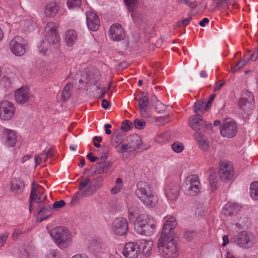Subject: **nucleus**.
I'll list each match as a JSON object with an SVG mask.
<instances>
[{
    "instance_id": "0eeeda50",
    "label": "nucleus",
    "mask_w": 258,
    "mask_h": 258,
    "mask_svg": "<svg viewBox=\"0 0 258 258\" xmlns=\"http://www.w3.org/2000/svg\"><path fill=\"white\" fill-rule=\"evenodd\" d=\"M253 96L251 93L244 89L241 92V96L238 100L237 105L241 111L248 114L253 108Z\"/></svg>"
},
{
    "instance_id": "20e7f679",
    "label": "nucleus",
    "mask_w": 258,
    "mask_h": 258,
    "mask_svg": "<svg viewBox=\"0 0 258 258\" xmlns=\"http://www.w3.org/2000/svg\"><path fill=\"white\" fill-rule=\"evenodd\" d=\"M155 227V221L149 215H139L136 218L134 224L135 230L141 235H148L152 234Z\"/></svg>"
},
{
    "instance_id": "f704fd0d",
    "label": "nucleus",
    "mask_w": 258,
    "mask_h": 258,
    "mask_svg": "<svg viewBox=\"0 0 258 258\" xmlns=\"http://www.w3.org/2000/svg\"><path fill=\"white\" fill-rule=\"evenodd\" d=\"M139 107L140 111L146 112V108L149 105V98L148 96H141L138 100Z\"/></svg>"
},
{
    "instance_id": "6ab92c4d",
    "label": "nucleus",
    "mask_w": 258,
    "mask_h": 258,
    "mask_svg": "<svg viewBox=\"0 0 258 258\" xmlns=\"http://www.w3.org/2000/svg\"><path fill=\"white\" fill-rule=\"evenodd\" d=\"M86 22L88 28L93 31H97L100 26V21L98 15L92 11L86 13Z\"/></svg>"
},
{
    "instance_id": "79ce46f5",
    "label": "nucleus",
    "mask_w": 258,
    "mask_h": 258,
    "mask_svg": "<svg viewBox=\"0 0 258 258\" xmlns=\"http://www.w3.org/2000/svg\"><path fill=\"white\" fill-rule=\"evenodd\" d=\"M151 249L152 247L151 245L149 243L145 242L143 243L142 251V253L146 256H148L151 254Z\"/></svg>"
},
{
    "instance_id": "c756f323",
    "label": "nucleus",
    "mask_w": 258,
    "mask_h": 258,
    "mask_svg": "<svg viewBox=\"0 0 258 258\" xmlns=\"http://www.w3.org/2000/svg\"><path fill=\"white\" fill-rule=\"evenodd\" d=\"M74 87L72 83L69 82L64 87L61 94V99L62 101H66L71 96L72 90Z\"/></svg>"
},
{
    "instance_id": "f03ea898",
    "label": "nucleus",
    "mask_w": 258,
    "mask_h": 258,
    "mask_svg": "<svg viewBox=\"0 0 258 258\" xmlns=\"http://www.w3.org/2000/svg\"><path fill=\"white\" fill-rule=\"evenodd\" d=\"M56 24L53 22H49L45 28V39L42 40L38 46V50L43 55L47 54L51 45L56 44L59 40L56 31Z\"/></svg>"
},
{
    "instance_id": "c9c22d12",
    "label": "nucleus",
    "mask_w": 258,
    "mask_h": 258,
    "mask_svg": "<svg viewBox=\"0 0 258 258\" xmlns=\"http://www.w3.org/2000/svg\"><path fill=\"white\" fill-rule=\"evenodd\" d=\"M124 136L122 134H115L113 133L111 139V144L114 147H117L119 145L123 142Z\"/></svg>"
},
{
    "instance_id": "9b49d317",
    "label": "nucleus",
    "mask_w": 258,
    "mask_h": 258,
    "mask_svg": "<svg viewBox=\"0 0 258 258\" xmlns=\"http://www.w3.org/2000/svg\"><path fill=\"white\" fill-rule=\"evenodd\" d=\"M199 184L200 182L197 175H191L188 176L184 185L186 194L190 196L197 195L200 190Z\"/></svg>"
},
{
    "instance_id": "a18cd8bd",
    "label": "nucleus",
    "mask_w": 258,
    "mask_h": 258,
    "mask_svg": "<svg viewBox=\"0 0 258 258\" xmlns=\"http://www.w3.org/2000/svg\"><path fill=\"white\" fill-rule=\"evenodd\" d=\"M146 122L144 120H140L139 119H135L134 121L133 125L138 130H142L145 128L146 126Z\"/></svg>"
},
{
    "instance_id": "bf43d9fd",
    "label": "nucleus",
    "mask_w": 258,
    "mask_h": 258,
    "mask_svg": "<svg viewBox=\"0 0 258 258\" xmlns=\"http://www.w3.org/2000/svg\"><path fill=\"white\" fill-rule=\"evenodd\" d=\"M8 234L7 233H4L0 236V247L3 245V244L6 241Z\"/></svg>"
},
{
    "instance_id": "c85d7f7f",
    "label": "nucleus",
    "mask_w": 258,
    "mask_h": 258,
    "mask_svg": "<svg viewBox=\"0 0 258 258\" xmlns=\"http://www.w3.org/2000/svg\"><path fill=\"white\" fill-rule=\"evenodd\" d=\"M77 34L74 30H69L66 33L65 41L68 46H71L76 42Z\"/></svg>"
},
{
    "instance_id": "49530a36",
    "label": "nucleus",
    "mask_w": 258,
    "mask_h": 258,
    "mask_svg": "<svg viewBox=\"0 0 258 258\" xmlns=\"http://www.w3.org/2000/svg\"><path fill=\"white\" fill-rule=\"evenodd\" d=\"M97 83V82H96ZM93 85L96 86V91H97V97L98 98H101L103 97L105 94V89L104 87H100L97 85V84L94 83Z\"/></svg>"
},
{
    "instance_id": "4be33fe9",
    "label": "nucleus",
    "mask_w": 258,
    "mask_h": 258,
    "mask_svg": "<svg viewBox=\"0 0 258 258\" xmlns=\"http://www.w3.org/2000/svg\"><path fill=\"white\" fill-rule=\"evenodd\" d=\"M3 134L5 138V144L8 147H14L17 141V136L15 132L11 130L5 128Z\"/></svg>"
},
{
    "instance_id": "39448f33",
    "label": "nucleus",
    "mask_w": 258,
    "mask_h": 258,
    "mask_svg": "<svg viewBox=\"0 0 258 258\" xmlns=\"http://www.w3.org/2000/svg\"><path fill=\"white\" fill-rule=\"evenodd\" d=\"M231 241H233L238 247L247 249L252 247L256 243L257 239L252 232L242 231L235 235Z\"/></svg>"
},
{
    "instance_id": "603ef678",
    "label": "nucleus",
    "mask_w": 258,
    "mask_h": 258,
    "mask_svg": "<svg viewBox=\"0 0 258 258\" xmlns=\"http://www.w3.org/2000/svg\"><path fill=\"white\" fill-rule=\"evenodd\" d=\"M199 148L203 151H206L208 150L209 148V144L207 142L206 140H205V142H201L199 144Z\"/></svg>"
},
{
    "instance_id": "ea45409f",
    "label": "nucleus",
    "mask_w": 258,
    "mask_h": 258,
    "mask_svg": "<svg viewBox=\"0 0 258 258\" xmlns=\"http://www.w3.org/2000/svg\"><path fill=\"white\" fill-rule=\"evenodd\" d=\"M172 150L177 153H181L184 149L182 143L179 142H175L171 145Z\"/></svg>"
},
{
    "instance_id": "8fccbe9b",
    "label": "nucleus",
    "mask_w": 258,
    "mask_h": 258,
    "mask_svg": "<svg viewBox=\"0 0 258 258\" xmlns=\"http://www.w3.org/2000/svg\"><path fill=\"white\" fill-rule=\"evenodd\" d=\"M90 181L89 178L87 177L85 179H82L80 183L79 186V189L80 191H82V190H84V188L87 185V184L89 183Z\"/></svg>"
},
{
    "instance_id": "ddd939ff",
    "label": "nucleus",
    "mask_w": 258,
    "mask_h": 258,
    "mask_svg": "<svg viewBox=\"0 0 258 258\" xmlns=\"http://www.w3.org/2000/svg\"><path fill=\"white\" fill-rule=\"evenodd\" d=\"M234 171L232 164L230 162H223L220 163L219 177L223 182L230 181L233 178Z\"/></svg>"
},
{
    "instance_id": "f257e3e1",
    "label": "nucleus",
    "mask_w": 258,
    "mask_h": 258,
    "mask_svg": "<svg viewBox=\"0 0 258 258\" xmlns=\"http://www.w3.org/2000/svg\"><path fill=\"white\" fill-rule=\"evenodd\" d=\"M176 225L177 222L174 217H171L168 218L164 224L160 237L158 239V251L165 258H176L179 255L177 243L173 236V230Z\"/></svg>"
},
{
    "instance_id": "4d7b16f0",
    "label": "nucleus",
    "mask_w": 258,
    "mask_h": 258,
    "mask_svg": "<svg viewBox=\"0 0 258 258\" xmlns=\"http://www.w3.org/2000/svg\"><path fill=\"white\" fill-rule=\"evenodd\" d=\"M225 84L224 82L220 83V82H216L214 87L213 91H217L219 90Z\"/></svg>"
},
{
    "instance_id": "2eb2a0df",
    "label": "nucleus",
    "mask_w": 258,
    "mask_h": 258,
    "mask_svg": "<svg viewBox=\"0 0 258 258\" xmlns=\"http://www.w3.org/2000/svg\"><path fill=\"white\" fill-rule=\"evenodd\" d=\"M180 187L176 182H171L167 183L165 188L166 197L171 201H174L177 199L179 195Z\"/></svg>"
},
{
    "instance_id": "c03bdc74",
    "label": "nucleus",
    "mask_w": 258,
    "mask_h": 258,
    "mask_svg": "<svg viewBox=\"0 0 258 258\" xmlns=\"http://www.w3.org/2000/svg\"><path fill=\"white\" fill-rule=\"evenodd\" d=\"M133 126V123L128 120H124L122 122V125L121 126V130L128 132L129 131Z\"/></svg>"
},
{
    "instance_id": "3c124183",
    "label": "nucleus",
    "mask_w": 258,
    "mask_h": 258,
    "mask_svg": "<svg viewBox=\"0 0 258 258\" xmlns=\"http://www.w3.org/2000/svg\"><path fill=\"white\" fill-rule=\"evenodd\" d=\"M196 140L199 144L200 142H205V140H206V138L201 133L197 132L195 135Z\"/></svg>"
},
{
    "instance_id": "4468645a",
    "label": "nucleus",
    "mask_w": 258,
    "mask_h": 258,
    "mask_svg": "<svg viewBox=\"0 0 258 258\" xmlns=\"http://www.w3.org/2000/svg\"><path fill=\"white\" fill-rule=\"evenodd\" d=\"M237 127L236 123L232 120H226L220 126V134L222 136L232 138L236 134Z\"/></svg>"
},
{
    "instance_id": "a878e982",
    "label": "nucleus",
    "mask_w": 258,
    "mask_h": 258,
    "mask_svg": "<svg viewBox=\"0 0 258 258\" xmlns=\"http://www.w3.org/2000/svg\"><path fill=\"white\" fill-rule=\"evenodd\" d=\"M22 258H36L37 252L35 248L31 245H26L21 249Z\"/></svg>"
},
{
    "instance_id": "a19ab883",
    "label": "nucleus",
    "mask_w": 258,
    "mask_h": 258,
    "mask_svg": "<svg viewBox=\"0 0 258 258\" xmlns=\"http://www.w3.org/2000/svg\"><path fill=\"white\" fill-rule=\"evenodd\" d=\"M102 153L100 154V157L99 159H100L101 161H105L108 157L109 147L108 145H103L102 146Z\"/></svg>"
},
{
    "instance_id": "58836bf2",
    "label": "nucleus",
    "mask_w": 258,
    "mask_h": 258,
    "mask_svg": "<svg viewBox=\"0 0 258 258\" xmlns=\"http://www.w3.org/2000/svg\"><path fill=\"white\" fill-rule=\"evenodd\" d=\"M247 62L243 57L236 64L231 67V70L232 73H235L242 68Z\"/></svg>"
},
{
    "instance_id": "5701e85b",
    "label": "nucleus",
    "mask_w": 258,
    "mask_h": 258,
    "mask_svg": "<svg viewBox=\"0 0 258 258\" xmlns=\"http://www.w3.org/2000/svg\"><path fill=\"white\" fill-rule=\"evenodd\" d=\"M240 209V205L237 203L229 202L223 207L222 214L224 216H230L236 214Z\"/></svg>"
},
{
    "instance_id": "680f3d73",
    "label": "nucleus",
    "mask_w": 258,
    "mask_h": 258,
    "mask_svg": "<svg viewBox=\"0 0 258 258\" xmlns=\"http://www.w3.org/2000/svg\"><path fill=\"white\" fill-rule=\"evenodd\" d=\"M121 187V185H115L111 188L110 191L112 194H116L120 190Z\"/></svg>"
},
{
    "instance_id": "1a4fd4ad",
    "label": "nucleus",
    "mask_w": 258,
    "mask_h": 258,
    "mask_svg": "<svg viewBox=\"0 0 258 258\" xmlns=\"http://www.w3.org/2000/svg\"><path fill=\"white\" fill-rule=\"evenodd\" d=\"M16 108L14 104L7 100H4L0 102V119L9 120L14 116Z\"/></svg>"
},
{
    "instance_id": "de8ad7c7",
    "label": "nucleus",
    "mask_w": 258,
    "mask_h": 258,
    "mask_svg": "<svg viewBox=\"0 0 258 258\" xmlns=\"http://www.w3.org/2000/svg\"><path fill=\"white\" fill-rule=\"evenodd\" d=\"M65 202L63 200L55 202L52 206V209L54 211H57L58 209L62 208L65 206Z\"/></svg>"
},
{
    "instance_id": "423d86ee",
    "label": "nucleus",
    "mask_w": 258,
    "mask_h": 258,
    "mask_svg": "<svg viewBox=\"0 0 258 258\" xmlns=\"http://www.w3.org/2000/svg\"><path fill=\"white\" fill-rule=\"evenodd\" d=\"M50 234L60 248L68 246L70 240L68 230L63 227H56L51 231Z\"/></svg>"
},
{
    "instance_id": "e2e57ef3",
    "label": "nucleus",
    "mask_w": 258,
    "mask_h": 258,
    "mask_svg": "<svg viewBox=\"0 0 258 258\" xmlns=\"http://www.w3.org/2000/svg\"><path fill=\"white\" fill-rule=\"evenodd\" d=\"M193 234V232H186L184 234L183 236L187 241H190L192 238Z\"/></svg>"
},
{
    "instance_id": "7ed1b4c3",
    "label": "nucleus",
    "mask_w": 258,
    "mask_h": 258,
    "mask_svg": "<svg viewBox=\"0 0 258 258\" xmlns=\"http://www.w3.org/2000/svg\"><path fill=\"white\" fill-rule=\"evenodd\" d=\"M138 188L136 194L139 199L147 206L150 207H155L157 203V197L154 192L150 189L149 184L145 183H138Z\"/></svg>"
},
{
    "instance_id": "b1692460",
    "label": "nucleus",
    "mask_w": 258,
    "mask_h": 258,
    "mask_svg": "<svg viewBox=\"0 0 258 258\" xmlns=\"http://www.w3.org/2000/svg\"><path fill=\"white\" fill-rule=\"evenodd\" d=\"M216 3L218 10L221 12L229 10L231 12L232 11L229 8L230 5H232V7L233 8L237 7L236 0H216Z\"/></svg>"
},
{
    "instance_id": "6e6d98bb",
    "label": "nucleus",
    "mask_w": 258,
    "mask_h": 258,
    "mask_svg": "<svg viewBox=\"0 0 258 258\" xmlns=\"http://www.w3.org/2000/svg\"><path fill=\"white\" fill-rule=\"evenodd\" d=\"M81 197H83L82 196V191H78L76 192L74 196L72 198V202H78Z\"/></svg>"
},
{
    "instance_id": "37998d69",
    "label": "nucleus",
    "mask_w": 258,
    "mask_h": 258,
    "mask_svg": "<svg viewBox=\"0 0 258 258\" xmlns=\"http://www.w3.org/2000/svg\"><path fill=\"white\" fill-rule=\"evenodd\" d=\"M81 4V0H67V6L69 9L79 8Z\"/></svg>"
},
{
    "instance_id": "f8f14e48",
    "label": "nucleus",
    "mask_w": 258,
    "mask_h": 258,
    "mask_svg": "<svg viewBox=\"0 0 258 258\" xmlns=\"http://www.w3.org/2000/svg\"><path fill=\"white\" fill-rule=\"evenodd\" d=\"M111 229L116 235L119 236L126 235L128 230L127 220L122 217L115 218L111 223Z\"/></svg>"
},
{
    "instance_id": "09e8293b",
    "label": "nucleus",
    "mask_w": 258,
    "mask_h": 258,
    "mask_svg": "<svg viewBox=\"0 0 258 258\" xmlns=\"http://www.w3.org/2000/svg\"><path fill=\"white\" fill-rule=\"evenodd\" d=\"M55 155V152L51 149H49L48 150L45 149L43 153L41 154V156L45 155L46 158H53Z\"/></svg>"
},
{
    "instance_id": "774afa93",
    "label": "nucleus",
    "mask_w": 258,
    "mask_h": 258,
    "mask_svg": "<svg viewBox=\"0 0 258 258\" xmlns=\"http://www.w3.org/2000/svg\"><path fill=\"white\" fill-rule=\"evenodd\" d=\"M34 158L36 166H37L41 164L42 159L37 155H35Z\"/></svg>"
},
{
    "instance_id": "0e129e2a",
    "label": "nucleus",
    "mask_w": 258,
    "mask_h": 258,
    "mask_svg": "<svg viewBox=\"0 0 258 258\" xmlns=\"http://www.w3.org/2000/svg\"><path fill=\"white\" fill-rule=\"evenodd\" d=\"M165 109V105L160 102L159 103V104L158 105H156L155 107L156 111L158 112H161V111H162Z\"/></svg>"
},
{
    "instance_id": "052dcab7",
    "label": "nucleus",
    "mask_w": 258,
    "mask_h": 258,
    "mask_svg": "<svg viewBox=\"0 0 258 258\" xmlns=\"http://www.w3.org/2000/svg\"><path fill=\"white\" fill-rule=\"evenodd\" d=\"M87 158L91 162H94L97 159H99V158L94 156L93 154L92 153H89V154H88L87 155Z\"/></svg>"
},
{
    "instance_id": "7c9ffc66",
    "label": "nucleus",
    "mask_w": 258,
    "mask_h": 258,
    "mask_svg": "<svg viewBox=\"0 0 258 258\" xmlns=\"http://www.w3.org/2000/svg\"><path fill=\"white\" fill-rule=\"evenodd\" d=\"M58 6L55 2H51L46 6L45 13L47 16L53 17L57 13Z\"/></svg>"
},
{
    "instance_id": "72a5a7b5",
    "label": "nucleus",
    "mask_w": 258,
    "mask_h": 258,
    "mask_svg": "<svg viewBox=\"0 0 258 258\" xmlns=\"http://www.w3.org/2000/svg\"><path fill=\"white\" fill-rule=\"evenodd\" d=\"M87 188L84 189L82 191V196L83 197H89L92 195L96 190L97 184L93 182L92 181H89L87 184Z\"/></svg>"
},
{
    "instance_id": "f3484780",
    "label": "nucleus",
    "mask_w": 258,
    "mask_h": 258,
    "mask_svg": "<svg viewBox=\"0 0 258 258\" xmlns=\"http://www.w3.org/2000/svg\"><path fill=\"white\" fill-rule=\"evenodd\" d=\"M140 251L139 245L137 243L129 242L125 244L122 254L126 258H137Z\"/></svg>"
},
{
    "instance_id": "dca6fc26",
    "label": "nucleus",
    "mask_w": 258,
    "mask_h": 258,
    "mask_svg": "<svg viewBox=\"0 0 258 258\" xmlns=\"http://www.w3.org/2000/svg\"><path fill=\"white\" fill-rule=\"evenodd\" d=\"M123 2L128 12H131V15L134 21L139 23L141 22L142 16L136 12L139 5V0H123Z\"/></svg>"
},
{
    "instance_id": "aec40b11",
    "label": "nucleus",
    "mask_w": 258,
    "mask_h": 258,
    "mask_svg": "<svg viewBox=\"0 0 258 258\" xmlns=\"http://www.w3.org/2000/svg\"><path fill=\"white\" fill-rule=\"evenodd\" d=\"M100 76L99 71L94 68H88L83 70L81 74V78L79 81L98 80Z\"/></svg>"
},
{
    "instance_id": "2f4dec72",
    "label": "nucleus",
    "mask_w": 258,
    "mask_h": 258,
    "mask_svg": "<svg viewBox=\"0 0 258 258\" xmlns=\"http://www.w3.org/2000/svg\"><path fill=\"white\" fill-rule=\"evenodd\" d=\"M24 187V182L20 179H14L11 181V189L12 191L15 193L19 194L21 192Z\"/></svg>"
},
{
    "instance_id": "864d4df0",
    "label": "nucleus",
    "mask_w": 258,
    "mask_h": 258,
    "mask_svg": "<svg viewBox=\"0 0 258 258\" xmlns=\"http://www.w3.org/2000/svg\"><path fill=\"white\" fill-rule=\"evenodd\" d=\"M191 20V17H189L188 18H186L182 21H179L177 23V27H181L182 25L186 26L188 24L189 22Z\"/></svg>"
},
{
    "instance_id": "393cba45",
    "label": "nucleus",
    "mask_w": 258,
    "mask_h": 258,
    "mask_svg": "<svg viewBox=\"0 0 258 258\" xmlns=\"http://www.w3.org/2000/svg\"><path fill=\"white\" fill-rule=\"evenodd\" d=\"M130 151L138 149L142 144L141 138L137 135H132L127 137Z\"/></svg>"
},
{
    "instance_id": "338daca9",
    "label": "nucleus",
    "mask_w": 258,
    "mask_h": 258,
    "mask_svg": "<svg viewBox=\"0 0 258 258\" xmlns=\"http://www.w3.org/2000/svg\"><path fill=\"white\" fill-rule=\"evenodd\" d=\"M109 105L110 103L107 100L105 99L102 100L101 106L104 109H107L109 107Z\"/></svg>"
},
{
    "instance_id": "412c9836",
    "label": "nucleus",
    "mask_w": 258,
    "mask_h": 258,
    "mask_svg": "<svg viewBox=\"0 0 258 258\" xmlns=\"http://www.w3.org/2000/svg\"><path fill=\"white\" fill-rule=\"evenodd\" d=\"M15 97L18 103L24 104L27 102L30 98L29 88L24 86L17 89L15 93Z\"/></svg>"
},
{
    "instance_id": "4c0bfd02",
    "label": "nucleus",
    "mask_w": 258,
    "mask_h": 258,
    "mask_svg": "<svg viewBox=\"0 0 258 258\" xmlns=\"http://www.w3.org/2000/svg\"><path fill=\"white\" fill-rule=\"evenodd\" d=\"M206 105L204 100L201 99L197 101L194 105V108L195 112H199L203 113L206 110Z\"/></svg>"
},
{
    "instance_id": "e433bc0d",
    "label": "nucleus",
    "mask_w": 258,
    "mask_h": 258,
    "mask_svg": "<svg viewBox=\"0 0 258 258\" xmlns=\"http://www.w3.org/2000/svg\"><path fill=\"white\" fill-rule=\"evenodd\" d=\"M250 195L254 200H258V181L251 183L250 186Z\"/></svg>"
},
{
    "instance_id": "a211bd4d",
    "label": "nucleus",
    "mask_w": 258,
    "mask_h": 258,
    "mask_svg": "<svg viewBox=\"0 0 258 258\" xmlns=\"http://www.w3.org/2000/svg\"><path fill=\"white\" fill-rule=\"evenodd\" d=\"M109 34L110 39L114 41H120L125 37L124 30L119 24H114L111 26Z\"/></svg>"
},
{
    "instance_id": "6e6552de",
    "label": "nucleus",
    "mask_w": 258,
    "mask_h": 258,
    "mask_svg": "<svg viewBox=\"0 0 258 258\" xmlns=\"http://www.w3.org/2000/svg\"><path fill=\"white\" fill-rule=\"evenodd\" d=\"M189 126L195 131H205L206 130H211L213 128L212 124L205 121L202 117L197 113L192 115L189 119Z\"/></svg>"
},
{
    "instance_id": "bb28decb",
    "label": "nucleus",
    "mask_w": 258,
    "mask_h": 258,
    "mask_svg": "<svg viewBox=\"0 0 258 258\" xmlns=\"http://www.w3.org/2000/svg\"><path fill=\"white\" fill-rule=\"evenodd\" d=\"M52 207L48 204H44L42 207H40V210L38 212L40 216L39 222L47 219L52 214Z\"/></svg>"
},
{
    "instance_id": "9d476101",
    "label": "nucleus",
    "mask_w": 258,
    "mask_h": 258,
    "mask_svg": "<svg viewBox=\"0 0 258 258\" xmlns=\"http://www.w3.org/2000/svg\"><path fill=\"white\" fill-rule=\"evenodd\" d=\"M27 42L20 36H16L10 43V48L12 52L17 56H22L26 52Z\"/></svg>"
},
{
    "instance_id": "cd10ccee",
    "label": "nucleus",
    "mask_w": 258,
    "mask_h": 258,
    "mask_svg": "<svg viewBox=\"0 0 258 258\" xmlns=\"http://www.w3.org/2000/svg\"><path fill=\"white\" fill-rule=\"evenodd\" d=\"M110 166V164L109 162L101 161L98 162L95 167L92 175H97L105 172L107 171Z\"/></svg>"
},
{
    "instance_id": "13d9d810",
    "label": "nucleus",
    "mask_w": 258,
    "mask_h": 258,
    "mask_svg": "<svg viewBox=\"0 0 258 258\" xmlns=\"http://www.w3.org/2000/svg\"><path fill=\"white\" fill-rule=\"evenodd\" d=\"M103 181L102 178L101 176H99L96 178H93L92 180V181L94 183H96L97 184L96 187H99V185L101 184Z\"/></svg>"
},
{
    "instance_id": "5fc2aeb1",
    "label": "nucleus",
    "mask_w": 258,
    "mask_h": 258,
    "mask_svg": "<svg viewBox=\"0 0 258 258\" xmlns=\"http://www.w3.org/2000/svg\"><path fill=\"white\" fill-rule=\"evenodd\" d=\"M215 96H216L215 94H212L211 95L208 101L205 104L206 105V108H205L206 110H208L210 108L211 105L212 104V102H213L214 98H215Z\"/></svg>"
},
{
    "instance_id": "473e14b6",
    "label": "nucleus",
    "mask_w": 258,
    "mask_h": 258,
    "mask_svg": "<svg viewBox=\"0 0 258 258\" xmlns=\"http://www.w3.org/2000/svg\"><path fill=\"white\" fill-rule=\"evenodd\" d=\"M41 187V186L38 184L36 181H34L32 183V186L31 188V193L29 198V210L30 212H32V202L33 200H36L37 199V187Z\"/></svg>"
},
{
    "instance_id": "69168bd1",
    "label": "nucleus",
    "mask_w": 258,
    "mask_h": 258,
    "mask_svg": "<svg viewBox=\"0 0 258 258\" xmlns=\"http://www.w3.org/2000/svg\"><path fill=\"white\" fill-rule=\"evenodd\" d=\"M209 10L212 12L215 10H218V7L217 6L216 0H215L214 2L210 6Z\"/></svg>"
}]
</instances>
